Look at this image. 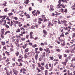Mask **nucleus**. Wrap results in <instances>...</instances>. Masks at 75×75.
Instances as JSON below:
<instances>
[{
	"mask_svg": "<svg viewBox=\"0 0 75 75\" xmlns=\"http://www.w3.org/2000/svg\"><path fill=\"white\" fill-rule=\"evenodd\" d=\"M4 11L5 12L7 11V8H5L4 9Z\"/></svg>",
	"mask_w": 75,
	"mask_h": 75,
	"instance_id": "58",
	"label": "nucleus"
},
{
	"mask_svg": "<svg viewBox=\"0 0 75 75\" xmlns=\"http://www.w3.org/2000/svg\"><path fill=\"white\" fill-rule=\"evenodd\" d=\"M50 60H53V59H54V58H53V57H52L50 56Z\"/></svg>",
	"mask_w": 75,
	"mask_h": 75,
	"instance_id": "48",
	"label": "nucleus"
},
{
	"mask_svg": "<svg viewBox=\"0 0 75 75\" xmlns=\"http://www.w3.org/2000/svg\"><path fill=\"white\" fill-rule=\"evenodd\" d=\"M13 24H14V23H13V22L12 21H11V24L10 23V24H9V25H10V26L11 27H13Z\"/></svg>",
	"mask_w": 75,
	"mask_h": 75,
	"instance_id": "10",
	"label": "nucleus"
},
{
	"mask_svg": "<svg viewBox=\"0 0 75 75\" xmlns=\"http://www.w3.org/2000/svg\"><path fill=\"white\" fill-rule=\"evenodd\" d=\"M38 68H41L42 66H41V64H40V63H38Z\"/></svg>",
	"mask_w": 75,
	"mask_h": 75,
	"instance_id": "22",
	"label": "nucleus"
},
{
	"mask_svg": "<svg viewBox=\"0 0 75 75\" xmlns=\"http://www.w3.org/2000/svg\"><path fill=\"white\" fill-rule=\"evenodd\" d=\"M39 21H43V19L41 18H38Z\"/></svg>",
	"mask_w": 75,
	"mask_h": 75,
	"instance_id": "31",
	"label": "nucleus"
},
{
	"mask_svg": "<svg viewBox=\"0 0 75 75\" xmlns=\"http://www.w3.org/2000/svg\"><path fill=\"white\" fill-rule=\"evenodd\" d=\"M13 21L15 24H18V21H16L14 20H13Z\"/></svg>",
	"mask_w": 75,
	"mask_h": 75,
	"instance_id": "28",
	"label": "nucleus"
},
{
	"mask_svg": "<svg viewBox=\"0 0 75 75\" xmlns=\"http://www.w3.org/2000/svg\"><path fill=\"white\" fill-rule=\"evenodd\" d=\"M1 38H4V36L3 34H1Z\"/></svg>",
	"mask_w": 75,
	"mask_h": 75,
	"instance_id": "20",
	"label": "nucleus"
},
{
	"mask_svg": "<svg viewBox=\"0 0 75 75\" xmlns=\"http://www.w3.org/2000/svg\"><path fill=\"white\" fill-rule=\"evenodd\" d=\"M74 67V64H72V63H71V65L70 66V68H72V67Z\"/></svg>",
	"mask_w": 75,
	"mask_h": 75,
	"instance_id": "40",
	"label": "nucleus"
},
{
	"mask_svg": "<svg viewBox=\"0 0 75 75\" xmlns=\"http://www.w3.org/2000/svg\"><path fill=\"white\" fill-rule=\"evenodd\" d=\"M12 71L14 74H15L16 75H17V74H16V73L15 72V69H13V70Z\"/></svg>",
	"mask_w": 75,
	"mask_h": 75,
	"instance_id": "25",
	"label": "nucleus"
},
{
	"mask_svg": "<svg viewBox=\"0 0 75 75\" xmlns=\"http://www.w3.org/2000/svg\"><path fill=\"white\" fill-rule=\"evenodd\" d=\"M41 64L42 66H44V65H45V62H42L41 63Z\"/></svg>",
	"mask_w": 75,
	"mask_h": 75,
	"instance_id": "44",
	"label": "nucleus"
},
{
	"mask_svg": "<svg viewBox=\"0 0 75 75\" xmlns=\"http://www.w3.org/2000/svg\"><path fill=\"white\" fill-rule=\"evenodd\" d=\"M60 37H62L63 38L64 37V34H63V33H62V34L60 35Z\"/></svg>",
	"mask_w": 75,
	"mask_h": 75,
	"instance_id": "32",
	"label": "nucleus"
},
{
	"mask_svg": "<svg viewBox=\"0 0 75 75\" xmlns=\"http://www.w3.org/2000/svg\"><path fill=\"white\" fill-rule=\"evenodd\" d=\"M33 32H31L30 33V38H33Z\"/></svg>",
	"mask_w": 75,
	"mask_h": 75,
	"instance_id": "2",
	"label": "nucleus"
},
{
	"mask_svg": "<svg viewBox=\"0 0 75 75\" xmlns=\"http://www.w3.org/2000/svg\"><path fill=\"white\" fill-rule=\"evenodd\" d=\"M40 69H41V70H44L45 69H44V67L42 66L40 68Z\"/></svg>",
	"mask_w": 75,
	"mask_h": 75,
	"instance_id": "38",
	"label": "nucleus"
},
{
	"mask_svg": "<svg viewBox=\"0 0 75 75\" xmlns=\"http://www.w3.org/2000/svg\"><path fill=\"white\" fill-rule=\"evenodd\" d=\"M19 41L18 40V39H17L16 40V42H16V45H17V44H18V42H19Z\"/></svg>",
	"mask_w": 75,
	"mask_h": 75,
	"instance_id": "41",
	"label": "nucleus"
},
{
	"mask_svg": "<svg viewBox=\"0 0 75 75\" xmlns=\"http://www.w3.org/2000/svg\"><path fill=\"white\" fill-rule=\"evenodd\" d=\"M2 17H4V18H5V17H6V16H0V18H2Z\"/></svg>",
	"mask_w": 75,
	"mask_h": 75,
	"instance_id": "51",
	"label": "nucleus"
},
{
	"mask_svg": "<svg viewBox=\"0 0 75 75\" xmlns=\"http://www.w3.org/2000/svg\"><path fill=\"white\" fill-rule=\"evenodd\" d=\"M68 75H72V72H71L70 74L69 73V71L68 72Z\"/></svg>",
	"mask_w": 75,
	"mask_h": 75,
	"instance_id": "43",
	"label": "nucleus"
},
{
	"mask_svg": "<svg viewBox=\"0 0 75 75\" xmlns=\"http://www.w3.org/2000/svg\"><path fill=\"white\" fill-rule=\"evenodd\" d=\"M43 59H42V57H40L39 58V61L40 62V61H42V60Z\"/></svg>",
	"mask_w": 75,
	"mask_h": 75,
	"instance_id": "29",
	"label": "nucleus"
},
{
	"mask_svg": "<svg viewBox=\"0 0 75 75\" xmlns=\"http://www.w3.org/2000/svg\"><path fill=\"white\" fill-rule=\"evenodd\" d=\"M19 65H18V67H22L23 66V64L21 62H20Z\"/></svg>",
	"mask_w": 75,
	"mask_h": 75,
	"instance_id": "39",
	"label": "nucleus"
},
{
	"mask_svg": "<svg viewBox=\"0 0 75 75\" xmlns=\"http://www.w3.org/2000/svg\"><path fill=\"white\" fill-rule=\"evenodd\" d=\"M43 32L45 35H47V32L46 31V30H43Z\"/></svg>",
	"mask_w": 75,
	"mask_h": 75,
	"instance_id": "13",
	"label": "nucleus"
},
{
	"mask_svg": "<svg viewBox=\"0 0 75 75\" xmlns=\"http://www.w3.org/2000/svg\"><path fill=\"white\" fill-rule=\"evenodd\" d=\"M70 52L71 53H74L75 52V51H74V50H70Z\"/></svg>",
	"mask_w": 75,
	"mask_h": 75,
	"instance_id": "18",
	"label": "nucleus"
},
{
	"mask_svg": "<svg viewBox=\"0 0 75 75\" xmlns=\"http://www.w3.org/2000/svg\"><path fill=\"white\" fill-rule=\"evenodd\" d=\"M21 36L22 37H23V34H20L19 35V37H20Z\"/></svg>",
	"mask_w": 75,
	"mask_h": 75,
	"instance_id": "62",
	"label": "nucleus"
},
{
	"mask_svg": "<svg viewBox=\"0 0 75 75\" xmlns=\"http://www.w3.org/2000/svg\"><path fill=\"white\" fill-rule=\"evenodd\" d=\"M13 18L14 19H15L16 20H18V18L16 17H13Z\"/></svg>",
	"mask_w": 75,
	"mask_h": 75,
	"instance_id": "57",
	"label": "nucleus"
},
{
	"mask_svg": "<svg viewBox=\"0 0 75 75\" xmlns=\"http://www.w3.org/2000/svg\"><path fill=\"white\" fill-rule=\"evenodd\" d=\"M45 75H47L48 74V71L46 70L45 71Z\"/></svg>",
	"mask_w": 75,
	"mask_h": 75,
	"instance_id": "37",
	"label": "nucleus"
},
{
	"mask_svg": "<svg viewBox=\"0 0 75 75\" xmlns=\"http://www.w3.org/2000/svg\"><path fill=\"white\" fill-rule=\"evenodd\" d=\"M51 25V23L50 21H49L48 23V26H49V27H50Z\"/></svg>",
	"mask_w": 75,
	"mask_h": 75,
	"instance_id": "36",
	"label": "nucleus"
},
{
	"mask_svg": "<svg viewBox=\"0 0 75 75\" xmlns=\"http://www.w3.org/2000/svg\"><path fill=\"white\" fill-rule=\"evenodd\" d=\"M61 22H62V23H67V21L64 20L63 21H61Z\"/></svg>",
	"mask_w": 75,
	"mask_h": 75,
	"instance_id": "23",
	"label": "nucleus"
},
{
	"mask_svg": "<svg viewBox=\"0 0 75 75\" xmlns=\"http://www.w3.org/2000/svg\"><path fill=\"white\" fill-rule=\"evenodd\" d=\"M25 16L27 18H30V16L28 14H26Z\"/></svg>",
	"mask_w": 75,
	"mask_h": 75,
	"instance_id": "14",
	"label": "nucleus"
},
{
	"mask_svg": "<svg viewBox=\"0 0 75 75\" xmlns=\"http://www.w3.org/2000/svg\"><path fill=\"white\" fill-rule=\"evenodd\" d=\"M29 37V35H26V38L27 39H28V37Z\"/></svg>",
	"mask_w": 75,
	"mask_h": 75,
	"instance_id": "54",
	"label": "nucleus"
},
{
	"mask_svg": "<svg viewBox=\"0 0 75 75\" xmlns=\"http://www.w3.org/2000/svg\"><path fill=\"white\" fill-rule=\"evenodd\" d=\"M5 54L8 55H10V54H9V52L7 51L5 52Z\"/></svg>",
	"mask_w": 75,
	"mask_h": 75,
	"instance_id": "42",
	"label": "nucleus"
},
{
	"mask_svg": "<svg viewBox=\"0 0 75 75\" xmlns=\"http://www.w3.org/2000/svg\"><path fill=\"white\" fill-rule=\"evenodd\" d=\"M39 50L40 51H42V50H43V49L40 47L39 48Z\"/></svg>",
	"mask_w": 75,
	"mask_h": 75,
	"instance_id": "45",
	"label": "nucleus"
},
{
	"mask_svg": "<svg viewBox=\"0 0 75 75\" xmlns=\"http://www.w3.org/2000/svg\"><path fill=\"white\" fill-rule=\"evenodd\" d=\"M48 47L49 48H51L52 47V46H51L50 45H48Z\"/></svg>",
	"mask_w": 75,
	"mask_h": 75,
	"instance_id": "61",
	"label": "nucleus"
},
{
	"mask_svg": "<svg viewBox=\"0 0 75 75\" xmlns=\"http://www.w3.org/2000/svg\"><path fill=\"white\" fill-rule=\"evenodd\" d=\"M73 35H72L73 38H74V37H75V33H73Z\"/></svg>",
	"mask_w": 75,
	"mask_h": 75,
	"instance_id": "64",
	"label": "nucleus"
},
{
	"mask_svg": "<svg viewBox=\"0 0 75 75\" xmlns=\"http://www.w3.org/2000/svg\"><path fill=\"white\" fill-rule=\"evenodd\" d=\"M27 53H26V52H25V54L24 55L25 58H27L28 57V56L26 54H27Z\"/></svg>",
	"mask_w": 75,
	"mask_h": 75,
	"instance_id": "16",
	"label": "nucleus"
},
{
	"mask_svg": "<svg viewBox=\"0 0 75 75\" xmlns=\"http://www.w3.org/2000/svg\"><path fill=\"white\" fill-rule=\"evenodd\" d=\"M64 12H65V13H67V9H65Z\"/></svg>",
	"mask_w": 75,
	"mask_h": 75,
	"instance_id": "63",
	"label": "nucleus"
},
{
	"mask_svg": "<svg viewBox=\"0 0 75 75\" xmlns=\"http://www.w3.org/2000/svg\"><path fill=\"white\" fill-rule=\"evenodd\" d=\"M25 52H28V48L25 49Z\"/></svg>",
	"mask_w": 75,
	"mask_h": 75,
	"instance_id": "50",
	"label": "nucleus"
},
{
	"mask_svg": "<svg viewBox=\"0 0 75 75\" xmlns=\"http://www.w3.org/2000/svg\"><path fill=\"white\" fill-rule=\"evenodd\" d=\"M10 51L11 52H13V51H14V49L11 48L10 49Z\"/></svg>",
	"mask_w": 75,
	"mask_h": 75,
	"instance_id": "52",
	"label": "nucleus"
},
{
	"mask_svg": "<svg viewBox=\"0 0 75 75\" xmlns=\"http://www.w3.org/2000/svg\"><path fill=\"white\" fill-rule=\"evenodd\" d=\"M6 43L2 41L1 42V44L2 45H5Z\"/></svg>",
	"mask_w": 75,
	"mask_h": 75,
	"instance_id": "8",
	"label": "nucleus"
},
{
	"mask_svg": "<svg viewBox=\"0 0 75 75\" xmlns=\"http://www.w3.org/2000/svg\"><path fill=\"white\" fill-rule=\"evenodd\" d=\"M18 62H23V60H22V59H18Z\"/></svg>",
	"mask_w": 75,
	"mask_h": 75,
	"instance_id": "33",
	"label": "nucleus"
},
{
	"mask_svg": "<svg viewBox=\"0 0 75 75\" xmlns=\"http://www.w3.org/2000/svg\"><path fill=\"white\" fill-rule=\"evenodd\" d=\"M24 3H25L26 4H28V3H29L28 2H27L26 1H24Z\"/></svg>",
	"mask_w": 75,
	"mask_h": 75,
	"instance_id": "59",
	"label": "nucleus"
},
{
	"mask_svg": "<svg viewBox=\"0 0 75 75\" xmlns=\"http://www.w3.org/2000/svg\"><path fill=\"white\" fill-rule=\"evenodd\" d=\"M36 69L38 71V72H41V70L40 69L38 68V67H37L36 68Z\"/></svg>",
	"mask_w": 75,
	"mask_h": 75,
	"instance_id": "12",
	"label": "nucleus"
},
{
	"mask_svg": "<svg viewBox=\"0 0 75 75\" xmlns=\"http://www.w3.org/2000/svg\"><path fill=\"white\" fill-rule=\"evenodd\" d=\"M9 74L10 75H12V74H13V71H10Z\"/></svg>",
	"mask_w": 75,
	"mask_h": 75,
	"instance_id": "24",
	"label": "nucleus"
},
{
	"mask_svg": "<svg viewBox=\"0 0 75 75\" xmlns=\"http://www.w3.org/2000/svg\"><path fill=\"white\" fill-rule=\"evenodd\" d=\"M37 13L38 14H40V11H39L38 10L37 12H36V13L35 14V16H37Z\"/></svg>",
	"mask_w": 75,
	"mask_h": 75,
	"instance_id": "9",
	"label": "nucleus"
},
{
	"mask_svg": "<svg viewBox=\"0 0 75 75\" xmlns=\"http://www.w3.org/2000/svg\"><path fill=\"white\" fill-rule=\"evenodd\" d=\"M6 73L7 74V75H9V72H8V71H6Z\"/></svg>",
	"mask_w": 75,
	"mask_h": 75,
	"instance_id": "53",
	"label": "nucleus"
},
{
	"mask_svg": "<svg viewBox=\"0 0 75 75\" xmlns=\"http://www.w3.org/2000/svg\"><path fill=\"white\" fill-rule=\"evenodd\" d=\"M42 57H45V52H43L42 53Z\"/></svg>",
	"mask_w": 75,
	"mask_h": 75,
	"instance_id": "34",
	"label": "nucleus"
},
{
	"mask_svg": "<svg viewBox=\"0 0 75 75\" xmlns=\"http://www.w3.org/2000/svg\"><path fill=\"white\" fill-rule=\"evenodd\" d=\"M18 7L20 9H22V8H23V6H18Z\"/></svg>",
	"mask_w": 75,
	"mask_h": 75,
	"instance_id": "30",
	"label": "nucleus"
},
{
	"mask_svg": "<svg viewBox=\"0 0 75 75\" xmlns=\"http://www.w3.org/2000/svg\"><path fill=\"white\" fill-rule=\"evenodd\" d=\"M60 6H62L63 8H65V6H64V4H62L61 5L59 4L58 5V8H61V7Z\"/></svg>",
	"mask_w": 75,
	"mask_h": 75,
	"instance_id": "3",
	"label": "nucleus"
},
{
	"mask_svg": "<svg viewBox=\"0 0 75 75\" xmlns=\"http://www.w3.org/2000/svg\"><path fill=\"white\" fill-rule=\"evenodd\" d=\"M63 43H61V45H62L63 46H64V45H65V42H64V40H62V41Z\"/></svg>",
	"mask_w": 75,
	"mask_h": 75,
	"instance_id": "11",
	"label": "nucleus"
},
{
	"mask_svg": "<svg viewBox=\"0 0 75 75\" xmlns=\"http://www.w3.org/2000/svg\"><path fill=\"white\" fill-rule=\"evenodd\" d=\"M25 40V38H21V40L22 41H24Z\"/></svg>",
	"mask_w": 75,
	"mask_h": 75,
	"instance_id": "56",
	"label": "nucleus"
},
{
	"mask_svg": "<svg viewBox=\"0 0 75 75\" xmlns=\"http://www.w3.org/2000/svg\"><path fill=\"white\" fill-rule=\"evenodd\" d=\"M50 8L49 9L50 11H54V6L52 5L50 6Z\"/></svg>",
	"mask_w": 75,
	"mask_h": 75,
	"instance_id": "1",
	"label": "nucleus"
},
{
	"mask_svg": "<svg viewBox=\"0 0 75 75\" xmlns=\"http://www.w3.org/2000/svg\"><path fill=\"white\" fill-rule=\"evenodd\" d=\"M66 62H62V64H63L64 65H66Z\"/></svg>",
	"mask_w": 75,
	"mask_h": 75,
	"instance_id": "49",
	"label": "nucleus"
},
{
	"mask_svg": "<svg viewBox=\"0 0 75 75\" xmlns=\"http://www.w3.org/2000/svg\"><path fill=\"white\" fill-rule=\"evenodd\" d=\"M45 68L47 69H49V68H48V64L47 63L46 64L45 66Z\"/></svg>",
	"mask_w": 75,
	"mask_h": 75,
	"instance_id": "4",
	"label": "nucleus"
},
{
	"mask_svg": "<svg viewBox=\"0 0 75 75\" xmlns=\"http://www.w3.org/2000/svg\"><path fill=\"white\" fill-rule=\"evenodd\" d=\"M35 53H36V54H40V51H37V50H35Z\"/></svg>",
	"mask_w": 75,
	"mask_h": 75,
	"instance_id": "35",
	"label": "nucleus"
},
{
	"mask_svg": "<svg viewBox=\"0 0 75 75\" xmlns=\"http://www.w3.org/2000/svg\"><path fill=\"white\" fill-rule=\"evenodd\" d=\"M5 27L7 28H10V27H9V26L7 25H6Z\"/></svg>",
	"mask_w": 75,
	"mask_h": 75,
	"instance_id": "46",
	"label": "nucleus"
},
{
	"mask_svg": "<svg viewBox=\"0 0 75 75\" xmlns=\"http://www.w3.org/2000/svg\"><path fill=\"white\" fill-rule=\"evenodd\" d=\"M8 15H9V16L10 17L11 16H13V13H9Z\"/></svg>",
	"mask_w": 75,
	"mask_h": 75,
	"instance_id": "26",
	"label": "nucleus"
},
{
	"mask_svg": "<svg viewBox=\"0 0 75 75\" xmlns=\"http://www.w3.org/2000/svg\"><path fill=\"white\" fill-rule=\"evenodd\" d=\"M38 54H36L35 55V59L36 61L38 59Z\"/></svg>",
	"mask_w": 75,
	"mask_h": 75,
	"instance_id": "7",
	"label": "nucleus"
},
{
	"mask_svg": "<svg viewBox=\"0 0 75 75\" xmlns=\"http://www.w3.org/2000/svg\"><path fill=\"white\" fill-rule=\"evenodd\" d=\"M62 1L63 3L64 2L65 3H67V1L66 0H62Z\"/></svg>",
	"mask_w": 75,
	"mask_h": 75,
	"instance_id": "27",
	"label": "nucleus"
},
{
	"mask_svg": "<svg viewBox=\"0 0 75 75\" xmlns=\"http://www.w3.org/2000/svg\"><path fill=\"white\" fill-rule=\"evenodd\" d=\"M5 19V18H2V19H1L0 21L1 23H3L4 22V20Z\"/></svg>",
	"mask_w": 75,
	"mask_h": 75,
	"instance_id": "21",
	"label": "nucleus"
},
{
	"mask_svg": "<svg viewBox=\"0 0 75 75\" xmlns=\"http://www.w3.org/2000/svg\"><path fill=\"white\" fill-rule=\"evenodd\" d=\"M59 59H61V58H62V56L61 55H59Z\"/></svg>",
	"mask_w": 75,
	"mask_h": 75,
	"instance_id": "55",
	"label": "nucleus"
},
{
	"mask_svg": "<svg viewBox=\"0 0 75 75\" xmlns=\"http://www.w3.org/2000/svg\"><path fill=\"white\" fill-rule=\"evenodd\" d=\"M67 53H69V50H67L66 51H65Z\"/></svg>",
	"mask_w": 75,
	"mask_h": 75,
	"instance_id": "60",
	"label": "nucleus"
},
{
	"mask_svg": "<svg viewBox=\"0 0 75 75\" xmlns=\"http://www.w3.org/2000/svg\"><path fill=\"white\" fill-rule=\"evenodd\" d=\"M56 51L58 52H60V51H61V50L59 49H56Z\"/></svg>",
	"mask_w": 75,
	"mask_h": 75,
	"instance_id": "47",
	"label": "nucleus"
},
{
	"mask_svg": "<svg viewBox=\"0 0 75 75\" xmlns=\"http://www.w3.org/2000/svg\"><path fill=\"white\" fill-rule=\"evenodd\" d=\"M15 55L16 57H17L18 56V55L19 54H20V53H19V52L18 51H17L15 53Z\"/></svg>",
	"mask_w": 75,
	"mask_h": 75,
	"instance_id": "5",
	"label": "nucleus"
},
{
	"mask_svg": "<svg viewBox=\"0 0 75 75\" xmlns=\"http://www.w3.org/2000/svg\"><path fill=\"white\" fill-rule=\"evenodd\" d=\"M28 45V44H27V43H26V44L24 45L23 46V48L24 49H25V48H26V47H27V45Z\"/></svg>",
	"mask_w": 75,
	"mask_h": 75,
	"instance_id": "19",
	"label": "nucleus"
},
{
	"mask_svg": "<svg viewBox=\"0 0 75 75\" xmlns=\"http://www.w3.org/2000/svg\"><path fill=\"white\" fill-rule=\"evenodd\" d=\"M24 57L21 54L19 56V58L21 59H22Z\"/></svg>",
	"mask_w": 75,
	"mask_h": 75,
	"instance_id": "6",
	"label": "nucleus"
},
{
	"mask_svg": "<svg viewBox=\"0 0 75 75\" xmlns=\"http://www.w3.org/2000/svg\"><path fill=\"white\" fill-rule=\"evenodd\" d=\"M1 33L2 34H4V28L1 29Z\"/></svg>",
	"mask_w": 75,
	"mask_h": 75,
	"instance_id": "15",
	"label": "nucleus"
},
{
	"mask_svg": "<svg viewBox=\"0 0 75 75\" xmlns=\"http://www.w3.org/2000/svg\"><path fill=\"white\" fill-rule=\"evenodd\" d=\"M21 30L19 28H18L17 29V30H16V33H18L19 32H20Z\"/></svg>",
	"mask_w": 75,
	"mask_h": 75,
	"instance_id": "17",
	"label": "nucleus"
}]
</instances>
